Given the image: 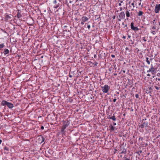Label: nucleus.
<instances>
[{"label":"nucleus","instance_id":"423d86ee","mask_svg":"<svg viewBox=\"0 0 160 160\" xmlns=\"http://www.w3.org/2000/svg\"><path fill=\"white\" fill-rule=\"evenodd\" d=\"M134 23L133 22H132L131 23V28L132 30L134 31H138L139 29L137 27H135L134 26Z\"/></svg>","mask_w":160,"mask_h":160},{"label":"nucleus","instance_id":"2eb2a0df","mask_svg":"<svg viewBox=\"0 0 160 160\" xmlns=\"http://www.w3.org/2000/svg\"><path fill=\"white\" fill-rule=\"evenodd\" d=\"M143 13V12L142 11H140L138 12V16H142Z\"/></svg>","mask_w":160,"mask_h":160},{"label":"nucleus","instance_id":"f3484780","mask_svg":"<svg viewBox=\"0 0 160 160\" xmlns=\"http://www.w3.org/2000/svg\"><path fill=\"white\" fill-rule=\"evenodd\" d=\"M110 118L111 119L113 120L114 121H115L116 120V118L115 116H114V114L113 115V116H112V117H111Z\"/></svg>","mask_w":160,"mask_h":160},{"label":"nucleus","instance_id":"9b49d317","mask_svg":"<svg viewBox=\"0 0 160 160\" xmlns=\"http://www.w3.org/2000/svg\"><path fill=\"white\" fill-rule=\"evenodd\" d=\"M11 18V17L8 15H5V19L6 20H8L10 19Z\"/></svg>","mask_w":160,"mask_h":160},{"label":"nucleus","instance_id":"39448f33","mask_svg":"<svg viewBox=\"0 0 160 160\" xmlns=\"http://www.w3.org/2000/svg\"><path fill=\"white\" fill-rule=\"evenodd\" d=\"M119 17L120 19H118L119 21H120L121 19H124L125 17V14L123 12H121L119 14Z\"/></svg>","mask_w":160,"mask_h":160},{"label":"nucleus","instance_id":"58836bf2","mask_svg":"<svg viewBox=\"0 0 160 160\" xmlns=\"http://www.w3.org/2000/svg\"><path fill=\"white\" fill-rule=\"evenodd\" d=\"M147 76H149V77H150V74H147Z\"/></svg>","mask_w":160,"mask_h":160},{"label":"nucleus","instance_id":"4be33fe9","mask_svg":"<svg viewBox=\"0 0 160 160\" xmlns=\"http://www.w3.org/2000/svg\"><path fill=\"white\" fill-rule=\"evenodd\" d=\"M57 1L56 0H54V1H53V3L55 4H57Z\"/></svg>","mask_w":160,"mask_h":160},{"label":"nucleus","instance_id":"473e14b6","mask_svg":"<svg viewBox=\"0 0 160 160\" xmlns=\"http://www.w3.org/2000/svg\"><path fill=\"white\" fill-rule=\"evenodd\" d=\"M98 64V62H95V63L94 64V65H95V66H97V65Z\"/></svg>","mask_w":160,"mask_h":160},{"label":"nucleus","instance_id":"e433bc0d","mask_svg":"<svg viewBox=\"0 0 160 160\" xmlns=\"http://www.w3.org/2000/svg\"><path fill=\"white\" fill-rule=\"evenodd\" d=\"M118 5L119 6H121L122 5L121 3H119Z\"/></svg>","mask_w":160,"mask_h":160},{"label":"nucleus","instance_id":"c85d7f7f","mask_svg":"<svg viewBox=\"0 0 160 160\" xmlns=\"http://www.w3.org/2000/svg\"><path fill=\"white\" fill-rule=\"evenodd\" d=\"M111 56L112 58H114L115 57V56L114 55H112V54L111 55Z\"/></svg>","mask_w":160,"mask_h":160},{"label":"nucleus","instance_id":"c03bdc74","mask_svg":"<svg viewBox=\"0 0 160 160\" xmlns=\"http://www.w3.org/2000/svg\"><path fill=\"white\" fill-rule=\"evenodd\" d=\"M158 80L159 81H160V78H158Z\"/></svg>","mask_w":160,"mask_h":160},{"label":"nucleus","instance_id":"4468645a","mask_svg":"<svg viewBox=\"0 0 160 160\" xmlns=\"http://www.w3.org/2000/svg\"><path fill=\"white\" fill-rule=\"evenodd\" d=\"M59 6V3L55 4L53 6L54 8H57Z\"/></svg>","mask_w":160,"mask_h":160},{"label":"nucleus","instance_id":"ddd939ff","mask_svg":"<svg viewBox=\"0 0 160 160\" xmlns=\"http://www.w3.org/2000/svg\"><path fill=\"white\" fill-rule=\"evenodd\" d=\"M9 53V50L7 49H5L4 50V54H7Z\"/></svg>","mask_w":160,"mask_h":160},{"label":"nucleus","instance_id":"79ce46f5","mask_svg":"<svg viewBox=\"0 0 160 160\" xmlns=\"http://www.w3.org/2000/svg\"><path fill=\"white\" fill-rule=\"evenodd\" d=\"M122 25H125L124 23V22H122Z\"/></svg>","mask_w":160,"mask_h":160},{"label":"nucleus","instance_id":"c9c22d12","mask_svg":"<svg viewBox=\"0 0 160 160\" xmlns=\"http://www.w3.org/2000/svg\"><path fill=\"white\" fill-rule=\"evenodd\" d=\"M126 38V36H123V37H122V38H123V39H125Z\"/></svg>","mask_w":160,"mask_h":160},{"label":"nucleus","instance_id":"0eeeda50","mask_svg":"<svg viewBox=\"0 0 160 160\" xmlns=\"http://www.w3.org/2000/svg\"><path fill=\"white\" fill-rule=\"evenodd\" d=\"M151 72L152 74H154L155 73V69L152 66V67L150 68L149 70L147 71V72Z\"/></svg>","mask_w":160,"mask_h":160},{"label":"nucleus","instance_id":"aec40b11","mask_svg":"<svg viewBox=\"0 0 160 160\" xmlns=\"http://www.w3.org/2000/svg\"><path fill=\"white\" fill-rule=\"evenodd\" d=\"M110 129L111 130L113 131L114 130V127L112 126H111L110 127Z\"/></svg>","mask_w":160,"mask_h":160},{"label":"nucleus","instance_id":"dca6fc26","mask_svg":"<svg viewBox=\"0 0 160 160\" xmlns=\"http://www.w3.org/2000/svg\"><path fill=\"white\" fill-rule=\"evenodd\" d=\"M148 58H146V62H147L148 64H150V62L148 59Z\"/></svg>","mask_w":160,"mask_h":160},{"label":"nucleus","instance_id":"7ed1b4c3","mask_svg":"<svg viewBox=\"0 0 160 160\" xmlns=\"http://www.w3.org/2000/svg\"><path fill=\"white\" fill-rule=\"evenodd\" d=\"M154 11L155 13L160 12V4H156L154 8Z\"/></svg>","mask_w":160,"mask_h":160},{"label":"nucleus","instance_id":"412c9836","mask_svg":"<svg viewBox=\"0 0 160 160\" xmlns=\"http://www.w3.org/2000/svg\"><path fill=\"white\" fill-rule=\"evenodd\" d=\"M156 27H155V26H152V29L153 30H155L156 29Z\"/></svg>","mask_w":160,"mask_h":160},{"label":"nucleus","instance_id":"a878e982","mask_svg":"<svg viewBox=\"0 0 160 160\" xmlns=\"http://www.w3.org/2000/svg\"><path fill=\"white\" fill-rule=\"evenodd\" d=\"M131 5L133 6V8H134L135 7L134 4V3L133 2L132 3H131Z\"/></svg>","mask_w":160,"mask_h":160},{"label":"nucleus","instance_id":"7c9ffc66","mask_svg":"<svg viewBox=\"0 0 160 160\" xmlns=\"http://www.w3.org/2000/svg\"><path fill=\"white\" fill-rule=\"evenodd\" d=\"M119 9H120V11H122V7H121Z\"/></svg>","mask_w":160,"mask_h":160},{"label":"nucleus","instance_id":"1a4fd4ad","mask_svg":"<svg viewBox=\"0 0 160 160\" xmlns=\"http://www.w3.org/2000/svg\"><path fill=\"white\" fill-rule=\"evenodd\" d=\"M8 102L2 100L1 102V105L2 106L7 105Z\"/></svg>","mask_w":160,"mask_h":160},{"label":"nucleus","instance_id":"20e7f679","mask_svg":"<svg viewBox=\"0 0 160 160\" xmlns=\"http://www.w3.org/2000/svg\"><path fill=\"white\" fill-rule=\"evenodd\" d=\"M88 18L86 17H83L81 19V24L83 25L85 22L88 20Z\"/></svg>","mask_w":160,"mask_h":160},{"label":"nucleus","instance_id":"6e6552de","mask_svg":"<svg viewBox=\"0 0 160 160\" xmlns=\"http://www.w3.org/2000/svg\"><path fill=\"white\" fill-rule=\"evenodd\" d=\"M7 106L10 108H12L13 107V104L12 103L9 102H8Z\"/></svg>","mask_w":160,"mask_h":160},{"label":"nucleus","instance_id":"f03ea898","mask_svg":"<svg viewBox=\"0 0 160 160\" xmlns=\"http://www.w3.org/2000/svg\"><path fill=\"white\" fill-rule=\"evenodd\" d=\"M102 90L103 92L105 93H107L110 89V87L108 85L106 84L103 86L101 87Z\"/></svg>","mask_w":160,"mask_h":160},{"label":"nucleus","instance_id":"f257e3e1","mask_svg":"<svg viewBox=\"0 0 160 160\" xmlns=\"http://www.w3.org/2000/svg\"><path fill=\"white\" fill-rule=\"evenodd\" d=\"M63 123L62 126V128L61 129V132H63L66 129V128L69 125L68 122L67 121H63Z\"/></svg>","mask_w":160,"mask_h":160},{"label":"nucleus","instance_id":"393cba45","mask_svg":"<svg viewBox=\"0 0 160 160\" xmlns=\"http://www.w3.org/2000/svg\"><path fill=\"white\" fill-rule=\"evenodd\" d=\"M138 96H138V94H137L135 95V97L137 98H138Z\"/></svg>","mask_w":160,"mask_h":160},{"label":"nucleus","instance_id":"b1692460","mask_svg":"<svg viewBox=\"0 0 160 160\" xmlns=\"http://www.w3.org/2000/svg\"><path fill=\"white\" fill-rule=\"evenodd\" d=\"M157 76L158 77H160V73H158L157 74Z\"/></svg>","mask_w":160,"mask_h":160},{"label":"nucleus","instance_id":"9d476101","mask_svg":"<svg viewBox=\"0 0 160 160\" xmlns=\"http://www.w3.org/2000/svg\"><path fill=\"white\" fill-rule=\"evenodd\" d=\"M125 13H126V17H127V19H128V18H129L130 16V12L128 11L127 10L126 11V12Z\"/></svg>","mask_w":160,"mask_h":160},{"label":"nucleus","instance_id":"4c0bfd02","mask_svg":"<svg viewBox=\"0 0 160 160\" xmlns=\"http://www.w3.org/2000/svg\"><path fill=\"white\" fill-rule=\"evenodd\" d=\"M2 142V140L0 139V144Z\"/></svg>","mask_w":160,"mask_h":160},{"label":"nucleus","instance_id":"37998d69","mask_svg":"<svg viewBox=\"0 0 160 160\" xmlns=\"http://www.w3.org/2000/svg\"><path fill=\"white\" fill-rule=\"evenodd\" d=\"M141 127H142V128H143V125H141Z\"/></svg>","mask_w":160,"mask_h":160},{"label":"nucleus","instance_id":"a18cd8bd","mask_svg":"<svg viewBox=\"0 0 160 160\" xmlns=\"http://www.w3.org/2000/svg\"><path fill=\"white\" fill-rule=\"evenodd\" d=\"M96 57V55H94V58H95Z\"/></svg>","mask_w":160,"mask_h":160},{"label":"nucleus","instance_id":"72a5a7b5","mask_svg":"<svg viewBox=\"0 0 160 160\" xmlns=\"http://www.w3.org/2000/svg\"><path fill=\"white\" fill-rule=\"evenodd\" d=\"M116 16H113L112 18L113 19H115V18Z\"/></svg>","mask_w":160,"mask_h":160},{"label":"nucleus","instance_id":"a211bd4d","mask_svg":"<svg viewBox=\"0 0 160 160\" xmlns=\"http://www.w3.org/2000/svg\"><path fill=\"white\" fill-rule=\"evenodd\" d=\"M151 33L153 35H155L156 33L155 30H152V31Z\"/></svg>","mask_w":160,"mask_h":160},{"label":"nucleus","instance_id":"49530a36","mask_svg":"<svg viewBox=\"0 0 160 160\" xmlns=\"http://www.w3.org/2000/svg\"><path fill=\"white\" fill-rule=\"evenodd\" d=\"M114 124V125H116V123H114V124Z\"/></svg>","mask_w":160,"mask_h":160},{"label":"nucleus","instance_id":"bb28decb","mask_svg":"<svg viewBox=\"0 0 160 160\" xmlns=\"http://www.w3.org/2000/svg\"><path fill=\"white\" fill-rule=\"evenodd\" d=\"M124 160H130V159L129 158H125V159Z\"/></svg>","mask_w":160,"mask_h":160},{"label":"nucleus","instance_id":"2f4dec72","mask_svg":"<svg viewBox=\"0 0 160 160\" xmlns=\"http://www.w3.org/2000/svg\"><path fill=\"white\" fill-rule=\"evenodd\" d=\"M119 2L120 3H121L123 2V1L122 0H120Z\"/></svg>","mask_w":160,"mask_h":160},{"label":"nucleus","instance_id":"ea45409f","mask_svg":"<svg viewBox=\"0 0 160 160\" xmlns=\"http://www.w3.org/2000/svg\"><path fill=\"white\" fill-rule=\"evenodd\" d=\"M127 24H125V26H124V27L125 28V27H127Z\"/></svg>","mask_w":160,"mask_h":160},{"label":"nucleus","instance_id":"c756f323","mask_svg":"<svg viewBox=\"0 0 160 160\" xmlns=\"http://www.w3.org/2000/svg\"><path fill=\"white\" fill-rule=\"evenodd\" d=\"M117 99L116 98H114L113 99V102H115L116 101Z\"/></svg>","mask_w":160,"mask_h":160},{"label":"nucleus","instance_id":"5701e85b","mask_svg":"<svg viewBox=\"0 0 160 160\" xmlns=\"http://www.w3.org/2000/svg\"><path fill=\"white\" fill-rule=\"evenodd\" d=\"M90 25H88L87 26V27L89 29L90 28Z\"/></svg>","mask_w":160,"mask_h":160},{"label":"nucleus","instance_id":"f8f14e48","mask_svg":"<svg viewBox=\"0 0 160 160\" xmlns=\"http://www.w3.org/2000/svg\"><path fill=\"white\" fill-rule=\"evenodd\" d=\"M22 16V15L21 14L20 12H18L17 14V17H18V18H21Z\"/></svg>","mask_w":160,"mask_h":160},{"label":"nucleus","instance_id":"6ab92c4d","mask_svg":"<svg viewBox=\"0 0 160 160\" xmlns=\"http://www.w3.org/2000/svg\"><path fill=\"white\" fill-rule=\"evenodd\" d=\"M154 87L157 90H159L160 89V86H155Z\"/></svg>","mask_w":160,"mask_h":160},{"label":"nucleus","instance_id":"cd10ccee","mask_svg":"<svg viewBox=\"0 0 160 160\" xmlns=\"http://www.w3.org/2000/svg\"><path fill=\"white\" fill-rule=\"evenodd\" d=\"M41 129L43 130L44 129V127L43 126H42L41 127Z\"/></svg>","mask_w":160,"mask_h":160},{"label":"nucleus","instance_id":"a19ab883","mask_svg":"<svg viewBox=\"0 0 160 160\" xmlns=\"http://www.w3.org/2000/svg\"><path fill=\"white\" fill-rule=\"evenodd\" d=\"M158 23H159V25L160 26V21H159Z\"/></svg>","mask_w":160,"mask_h":160},{"label":"nucleus","instance_id":"f704fd0d","mask_svg":"<svg viewBox=\"0 0 160 160\" xmlns=\"http://www.w3.org/2000/svg\"><path fill=\"white\" fill-rule=\"evenodd\" d=\"M44 138L43 137H42V141H43L44 140Z\"/></svg>","mask_w":160,"mask_h":160}]
</instances>
